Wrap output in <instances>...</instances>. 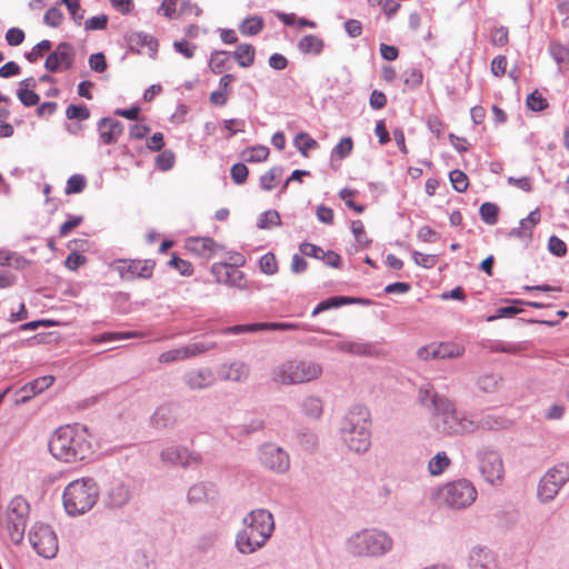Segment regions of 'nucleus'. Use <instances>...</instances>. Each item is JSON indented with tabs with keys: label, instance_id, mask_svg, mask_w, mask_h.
I'll return each mask as SVG.
<instances>
[{
	"label": "nucleus",
	"instance_id": "1",
	"mask_svg": "<svg viewBox=\"0 0 569 569\" xmlns=\"http://www.w3.org/2000/svg\"><path fill=\"white\" fill-rule=\"evenodd\" d=\"M49 450L56 459L64 462L86 459L92 452L88 428L78 423L58 428L49 441Z\"/></svg>",
	"mask_w": 569,
	"mask_h": 569
},
{
	"label": "nucleus",
	"instance_id": "2",
	"mask_svg": "<svg viewBox=\"0 0 569 569\" xmlns=\"http://www.w3.org/2000/svg\"><path fill=\"white\" fill-rule=\"evenodd\" d=\"M370 413L365 406H353L343 417L340 431L351 451L365 453L371 446Z\"/></svg>",
	"mask_w": 569,
	"mask_h": 569
},
{
	"label": "nucleus",
	"instance_id": "3",
	"mask_svg": "<svg viewBox=\"0 0 569 569\" xmlns=\"http://www.w3.org/2000/svg\"><path fill=\"white\" fill-rule=\"evenodd\" d=\"M393 548V539L383 530L371 528L353 533L346 542L347 551L356 557L380 558Z\"/></svg>",
	"mask_w": 569,
	"mask_h": 569
},
{
	"label": "nucleus",
	"instance_id": "4",
	"mask_svg": "<svg viewBox=\"0 0 569 569\" xmlns=\"http://www.w3.org/2000/svg\"><path fill=\"white\" fill-rule=\"evenodd\" d=\"M99 487L91 477L71 481L63 491V506L71 516L83 515L97 503Z\"/></svg>",
	"mask_w": 569,
	"mask_h": 569
},
{
	"label": "nucleus",
	"instance_id": "5",
	"mask_svg": "<svg viewBox=\"0 0 569 569\" xmlns=\"http://www.w3.org/2000/svg\"><path fill=\"white\" fill-rule=\"evenodd\" d=\"M435 429L445 436H466L476 431L475 420L457 410L453 401L439 400L433 415Z\"/></svg>",
	"mask_w": 569,
	"mask_h": 569
},
{
	"label": "nucleus",
	"instance_id": "6",
	"mask_svg": "<svg viewBox=\"0 0 569 569\" xmlns=\"http://www.w3.org/2000/svg\"><path fill=\"white\" fill-rule=\"evenodd\" d=\"M30 513L29 502L17 496L9 502L6 511V526L11 541L14 545L22 542Z\"/></svg>",
	"mask_w": 569,
	"mask_h": 569
},
{
	"label": "nucleus",
	"instance_id": "7",
	"mask_svg": "<svg viewBox=\"0 0 569 569\" xmlns=\"http://www.w3.org/2000/svg\"><path fill=\"white\" fill-rule=\"evenodd\" d=\"M440 500L452 509L469 507L477 498L473 483L467 479L448 482L439 490Z\"/></svg>",
	"mask_w": 569,
	"mask_h": 569
},
{
	"label": "nucleus",
	"instance_id": "8",
	"mask_svg": "<svg viewBox=\"0 0 569 569\" xmlns=\"http://www.w3.org/2000/svg\"><path fill=\"white\" fill-rule=\"evenodd\" d=\"M322 369L312 361L291 360L279 368L278 379L286 385H298L317 379Z\"/></svg>",
	"mask_w": 569,
	"mask_h": 569
},
{
	"label": "nucleus",
	"instance_id": "9",
	"mask_svg": "<svg viewBox=\"0 0 569 569\" xmlns=\"http://www.w3.org/2000/svg\"><path fill=\"white\" fill-rule=\"evenodd\" d=\"M29 540L36 552L46 558L52 559L59 550L58 538L49 525L37 522L29 531Z\"/></svg>",
	"mask_w": 569,
	"mask_h": 569
},
{
	"label": "nucleus",
	"instance_id": "10",
	"mask_svg": "<svg viewBox=\"0 0 569 569\" xmlns=\"http://www.w3.org/2000/svg\"><path fill=\"white\" fill-rule=\"evenodd\" d=\"M478 467L483 479L495 485L503 477V463L501 456L489 447H482L477 451Z\"/></svg>",
	"mask_w": 569,
	"mask_h": 569
},
{
	"label": "nucleus",
	"instance_id": "11",
	"mask_svg": "<svg viewBox=\"0 0 569 569\" xmlns=\"http://www.w3.org/2000/svg\"><path fill=\"white\" fill-rule=\"evenodd\" d=\"M156 261L152 259H119L114 261V269L124 281L150 279L153 274Z\"/></svg>",
	"mask_w": 569,
	"mask_h": 569
},
{
	"label": "nucleus",
	"instance_id": "12",
	"mask_svg": "<svg viewBox=\"0 0 569 569\" xmlns=\"http://www.w3.org/2000/svg\"><path fill=\"white\" fill-rule=\"evenodd\" d=\"M259 460L264 468L278 473L286 472L290 467L289 455L273 443H264L260 447Z\"/></svg>",
	"mask_w": 569,
	"mask_h": 569
},
{
	"label": "nucleus",
	"instance_id": "13",
	"mask_svg": "<svg viewBox=\"0 0 569 569\" xmlns=\"http://www.w3.org/2000/svg\"><path fill=\"white\" fill-rule=\"evenodd\" d=\"M269 537L264 532L247 525V528L238 533L236 546L241 553H252L258 548H261Z\"/></svg>",
	"mask_w": 569,
	"mask_h": 569
},
{
	"label": "nucleus",
	"instance_id": "14",
	"mask_svg": "<svg viewBox=\"0 0 569 569\" xmlns=\"http://www.w3.org/2000/svg\"><path fill=\"white\" fill-rule=\"evenodd\" d=\"M132 496L133 490L129 483L116 481L106 495L104 505L109 509H120L130 502Z\"/></svg>",
	"mask_w": 569,
	"mask_h": 569
},
{
	"label": "nucleus",
	"instance_id": "15",
	"mask_svg": "<svg viewBox=\"0 0 569 569\" xmlns=\"http://www.w3.org/2000/svg\"><path fill=\"white\" fill-rule=\"evenodd\" d=\"M161 460L172 466L188 468L192 465H198L200 462V457L183 447H169L162 450Z\"/></svg>",
	"mask_w": 569,
	"mask_h": 569
},
{
	"label": "nucleus",
	"instance_id": "16",
	"mask_svg": "<svg viewBox=\"0 0 569 569\" xmlns=\"http://www.w3.org/2000/svg\"><path fill=\"white\" fill-rule=\"evenodd\" d=\"M53 381L54 378L52 376H42L26 383L23 387L16 391L14 403L21 405L28 402L36 395L41 393L50 386H52Z\"/></svg>",
	"mask_w": 569,
	"mask_h": 569
},
{
	"label": "nucleus",
	"instance_id": "17",
	"mask_svg": "<svg viewBox=\"0 0 569 569\" xmlns=\"http://www.w3.org/2000/svg\"><path fill=\"white\" fill-rule=\"evenodd\" d=\"M100 142L102 144L117 143L123 133V123L114 117H103L97 123Z\"/></svg>",
	"mask_w": 569,
	"mask_h": 569
},
{
	"label": "nucleus",
	"instance_id": "18",
	"mask_svg": "<svg viewBox=\"0 0 569 569\" xmlns=\"http://www.w3.org/2000/svg\"><path fill=\"white\" fill-rule=\"evenodd\" d=\"M124 39L130 50L139 52L141 48L147 47L152 58L157 56L159 42L153 36L143 31H131L126 34Z\"/></svg>",
	"mask_w": 569,
	"mask_h": 569
},
{
	"label": "nucleus",
	"instance_id": "19",
	"mask_svg": "<svg viewBox=\"0 0 569 569\" xmlns=\"http://www.w3.org/2000/svg\"><path fill=\"white\" fill-rule=\"evenodd\" d=\"M468 567L469 569H496L493 552L486 547H473L469 553Z\"/></svg>",
	"mask_w": 569,
	"mask_h": 569
},
{
	"label": "nucleus",
	"instance_id": "20",
	"mask_svg": "<svg viewBox=\"0 0 569 569\" xmlns=\"http://www.w3.org/2000/svg\"><path fill=\"white\" fill-rule=\"evenodd\" d=\"M183 382L192 390L210 387L214 382L213 373L208 368L192 369L183 373Z\"/></svg>",
	"mask_w": 569,
	"mask_h": 569
},
{
	"label": "nucleus",
	"instance_id": "21",
	"mask_svg": "<svg viewBox=\"0 0 569 569\" xmlns=\"http://www.w3.org/2000/svg\"><path fill=\"white\" fill-rule=\"evenodd\" d=\"M244 523L249 525V527H253L254 529L264 532L267 536H271L274 529L273 517L271 512L264 509H258L251 511L246 518Z\"/></svg>",
	"mask_w": 569,
	"mask_h": 569
},
{
	"label": "nucleus",
	"instance_id": "22",
	"mask_svg": "<svg viewBox=\"0 0 569 569\" xmlns=\"http://www.w3.org/2000/svg\"><path fill=\"white\" fill-rule=\"evenodd\" d=\"M216 486L209 481H202L192 485L187 493V501L190 505L207 503L213 499Z\"/></svg>",
	"mask_w": 569,
	"mask_h": 569
},
{
	"label": "nucleus",
	"instance_id": "23",
	"mask_svg": "<svg viewBox=\"0 0 569 569\" xmlns=\"http://www.w3.org/2000/svg\"><path fill=\"white\" fill-rule=\"evenodd\" d=\"M177 408L173 405H162L156 409L150 418L151 426L157 429L171 428L177 422Z\"/></svg>",
	"mask_w": 569,
	"mask_h": 569
},
{
	"label": "nucleus",
	"instance_id": "24",
	"mask_svg": "<svg viewBox=\"0 0 569 569\" xmlns=\"http://www.w3.org/2000/svg\"><path fill=\"white\" fill-rule=\"evenodd\" d=\"M36 89L37 79L33 77L26 78L19 82L17 94L24 107H32L39 103L40 96L36 93Z\"/></svg>",
	"mask_w": 569,
	"mask_h": 569
},
{
	"label": "nucleus",
	"instance_id": "25",
	"mask_svg": "<svg viewBox=\"0 0 569 569\" xmlns=\"http://www.w3.org/2000/svg\"><path fill=\"white\" fill-rule=\"evenodd\" d=\"M249 373V366L243 361H233L228 366H223L221 369L222 378L234 382L246 381Z\"/></svg>",
	"mask_w": 569,
	"mask_h": 569
},
{
	"label": "nucleus",
	"instance_id": "26",
	"mask_svg": "<svg viewBox=\"0 0 569 569\" xmlns=\"http://www.w3.org/2000/svg\"><path fill=\"white\" fill-rule=\"evenodd\" d=\"M188 249L194 251L197 254L210 259L216 249L220 246L212 238H192L187 242Z\"/></svg>",
	"mask_w": 569,
	"mask_h": 569
},
{
	"label": "nucleus",
	"instance_id": "27",
	"mask_svg": "<svg viewBox=\"0 0 569 569\" xmlns=\"http://www.w3.org/2000/svg\"><path fill=\"white\" fill-rule=\"evenodd\" d=\"M73 67L70 56L60 51H52L46 59L44 68L49 72H57L60 69L69 70Z\"/></svg>",
	"mask_w": 569,
	"mask_h": 569
},
{
	"label": "nucleus",
	"instance_id": "28",
	"mask_svg": "<svg viewBox=\"0 0 569 569\" xmlns=\"http://www.w3.org/2000/svg\"><path fill=\"white\" fill-rule=\"evenodd\" d=\"M419 402L432 411L435 415L438 411L439 400H449L446 396L439 395L433 391L432 387H421L418 392Z\"/></svg>",
	"mask_w": 569,
	"mask_h": 569
},
{
	"label": "nucleus",
	"instance_id": "29",
	"mask_svg": "<svg viewBox=\"0 0 569 569\" xmlns=\"http://www.w3.org/2000/svg\"><path fill=\"white\" fill-rule=\"evenodd\" d=\"M337 348L346 353L355 356H372L373 346L363 341H340Z\"/></svg>",
	"mask_w": 569,
	"mask_h": 569
},
{
	"label": "nucleus",
	"instance_id": "30",
	"mask_svg": "<svg viewBox=\"0 0 569 569\" xmlns=\"http://www.w3.org/2000/svg\"><path fill=\"white\" fill-rule=\"evenodd\" d=\"M323 47H325L323 40L315 34L303 36L298 41V49L301 53H305V54L318 56L323 50Z\"/></svg>",
	"mask_w": 569,
	"mask_h": 569
},
{
	"label": "nucleus",
	"instance_id": "31",
	"mask_svg": "<svg viewBox=\"0 0 569 569\" xmlns=\"http://www.w3.org/2000/svg\"><path fill=\"white\" fill-rule=\"evenodd\" d=\"M476 431L479 429L485 430H499L508 426V420L501 416L493 413L482 415L480 419L475 420Z\"/></svg>",
	"mask_w": 569,
	"mask_h": 569
},
{
	"label": "nucleus",
	"instance_id": "32",
	"mask_svg": "<svg viewBox=\"0 0 569 569\" xmlns=\"http://www.w3.org/2000/svg\"><path fill=\"white\" fill-rule=\"evenodd\" d=\"M211 273L214 276L217 282L236 286V270L229 263H213L211 266Z\"/></svg>",
	"mask_w": 569,
	"mask_h": 569
},
{
	"label": "nucleus",
	"instance_id": "33",
	"mask_svg": "<svg viewBox=\"0 0 569 569\" xmlns=\"http://www.w3.org/2000/svg\"><path fill=\"white\" fill-rule=\"evenodd\" d=\"M233 57L241 68H249L254 62L256 49L252 44L240 43L233 52Z\"/></svg>",
	"mask_w": 569,
	"mask_h": 569
},
{
	"label": "nucleus",
	"instance_id": "34",
	"mask_svg": "<svg viewBox=\"0 0 569 569\" xmlns=\"http://www.w3.org/2000/svg\"><path fill=\"white\" fill-rule=\"evenodd\" d=\"M264 28V21L261 16H249L239 26L242 36L253 37L259 34Z\"/></svg>",
	"mask_w": 569,
	"mask_h": 569
},
{
	"label": "nucleus",
	"instance_id": "35",
	"mask_svg": "<svg viewBox=\"0 0 569 569\" xmlns=\"http://www.w3.org/2000/svg\"><path fill=\"white\" fill-rule=\"evenodd\" d=\"M509 305L505 307H499L496 310L495 315H491L487 318L488 322L496 321L501 318H511L516 315L520 313L522 309H520L518 306L523 303V300L520 299H510L508 300Z\"/></svg>",
	"mask_w": 569,
	"mask_h": 569
},
{
	"label": "nucleus",
	"instance_id": "36",
	"mask_svg": "<svg viewBox=\"0 0 569 569\" xmlns=\"http://www.w3.org/2000/svg\"><path fill=\"white\" fill-rule=\"evenodd\" d=\"M549 52L560 69H569V48L560 42L552 41L549 46Z\"/></svg>",
	"mask_w": 569,
	"mask_h": 569
},
{
	"label": "nucleus",
	"instance_id": "37",
	"mask_svg": "<svg viewBox=\"0 0 569 569\" xmlns=\"http://www.w3.org/2000/svg\"><path fill=\"white\" fill-rule=\"evenodd\" d=\"M547 480H551L552 482L561 488L569 480V465L568 463H558L555 467L550 468L545 476Z\"/></svg>",
	"mask_w": 569,
	"mask_h": 569
},
{
	"label": "nucleus",
	"instance_id": "38",
	"mask_svg": "<svg viewBox=\"0 0 569 569\" xmlns=\"http://www.w3.org/2000/svg\"><path fill=\"white\" fill-rule=\"evenodd\" d=\"M322 401L320 398L315 396H309L301 402V411L305 416L318 419L322 413Z\"/></svg>",
	"mask_w": 569,
	"mask_h": 569
},
{
	"label": "nucleus",
	"instance_id": "39",
	"mask_svg": "<svg viewBox=\"0 0 569 569\" xmlns=\"http://www.w3.org/2000/svg\"><path fill=\"white\" fill-rule=\"evenodd\" d=\"M349 301L350 300L347 299L346 296H332V297L319 302L316 306V308L312 310L311 316L316 317L323 311L335 309V308H340L342 306H347Z\"/></svg>",
	"mask_w": 569,
	"mask_h": 569
},
{
	"label": "nucleus",
	"instance_id": "40",
	"mask_svg": "<svg viewBox=\"0 0 569 569\" xmlns=\"http://www.w3.org/2000/svg\"><path fill=\"white\" fill-rule=\"evenodd\" d=\"M465 348L459 345H450V343H441L435 347V351H432L433 357H439V359H453L462 356Z\"/></svg>",
	"mask_w": 569,
	"mask_h": 569
},
{
	"label": "nucleus",
	"instance_id": "41",
	"mask_svg": "<svg viewBox=\"0 0 569 569\" xmlns=\"http://www.w3.org/2000/svg\"><path fill=\"white\" fill-rule=\"evenodd\" d=\"M560 488L552 482L551 480H547L546 477H542L539 486H538V497L542 502L551 501L557 493L559 492Z\"/></svg>",
	"mask_w": 569,
	"mask_h": 569
},
{
	"label": "nucleus",
	"instance_id": "42",
	"mask_svg": "<svg viewBox=\"0 0 569 569\" xmlns=\"http://www.w3.org/2000/svg\"><path fill=\"white\" fill-rule=\"evenodd\" d=\"M230 52L228 51H213L209 60V67L216 74L222 73L228 67Z\"/></svg>",
	"mask_w": 569,
	"mask_h": 569
},
{
	"label": "nucleus",
	"instance_id": "43",
	"mask_svg": "<svg viewBox=\"0 0 569 569\" xmlns=\"http://www.w3.org/2000/svg\"><path fill=\"white\" fill-rule=\"evenodd\" d=\"M450 465V459L445 451H439L431 458L428 465L429 472L432 476L441 475Z\"/></svg>",
	"mask_w": 569,
	"mask_h": 569
},
{
	"label": "nucleus",
	"instance_id": "44",
	"mask_svg": "<svg viewBox=\"0 0 569 569\" xmlns=\"http://www.w3.org/2000/svg\"><path fill=\"white\" fill-rule=\"evenodd\" d=\"M479 214L485 223L493 226L498 222L499 207L492 202H483L479 208Z\"/></svg>",
	"mask_w": 569,
	"mask_h": 569
},
{
	"label": "nucleus",
	"instance_id": "45",
	"mask_svg": "<svg viewBox=\"0 0 569 569\" xmlns=\"http://www.w3.org/2000/svg\"><path fill=\"white\" fill-rule=\"evenodd\" d=\"M297 441L307 451H312L317 448L318 437L315 432L308 429H300L296 433Z\"/></svg>",
	"mask_w": 569,
	"mask_h": 569
},
{
	"label": "nucleus",
	"instance_id": "46",
	"mask_svg": "<svg viewBox=\"0 0 569 569\" xmlns=\"http://www.w3.org/2000/svg\"><path fill=\"white\" fill-rule=\"evenodd\" d=\"M282 173V167H272L260 177V187L267 191L272 190L274 188V182L281 178Z\"/></svg>",
	"mask_w": 569,
	"mask_h": 569
},
{
	"label": "nucleus",
	"instance_id": "47",
	"mask_svg": "<svg viewBox=\"0 0 569 569\" xmlns=\"http://www.w3.org/2000/svg\"><path fill=\"white\" fill-rule=\"evenodd\" d=\"M281 224V218L277 210H268L260 214L257 227L259 229H270Z\"/></svg>",
	"mask_w": 569,
	"mask_h": 569
},
{
	"label": "nucleus",
	"instance_id": "48",
	"mask_svg": "<svg viewBox=\"0 0 569 569\" xmlns=\"http://www.w3.org/2000/svg\"><path fill=\"white\" fill-rule=\"evenodd\" d=\"M216 347L214 341H197L183 346V350L186 351V358H191L198 355H201L206 351H209Z\"/></svg>",
	"mask_w": 569,
	"mask_h": 569
},
{
	"label": "nucleus",
	"instance_id": "49",
	"mask_svg": "<svg viewBox=\"0 0 569 569\" xmlns=\"http://www.w3.org/2000/svg\"><path fill=\"white\" fill-rule=\"evenodd\" d=\"M526 349H527L526 342H501V341H498L491 347L492 351L511 353V355L520 353V352L525 351Z\"/></svg>",
	"mask_w": 569,
	"mask_h": 569
},
{
	"label": "nucleus",
	"instance_id": "50",
	"mask_svg": "<svg viewBox=\"0 0 569 569\" xmlns=\"http://www.w3.org/2000/svg\"><path fill=\"white\" fill-rule=\"evenodd\" d=\"M258 331H264L263 322L259 323H247V325H236L223 329L224 335H242V333H252Z\"/></svg>",
	"mask_w": 569,
	"mask_h": 569
},
{
	"label": "nucleus",
	"instance_id": "51",
	"mask_svg": "<svg viewBox=\"0 0 569 569\" xmlns=\"http://www.w3.org/2000/svg\"><path fill=\"white\" fill-rule=\"evenodd\" d=\"M449 179L452 184V188L457 192H465L469 186L468 176L459 169H455V170L450 171Z\"/></svg>",
	"mask_w": 569,
	"mask_h": 569
},
{
	"label": "nucleus",
	"instance_id": "52",
	"mask_svg": "<svg viewBox=\"0 0 569 569\" xmlns=\"http://www.w3.org/2000/svg\"><path fill=\"white\" fill-rule=\"evenodd\" d=\"M317 141L306 132H300L295 138V146L303 157L308 156V151L317 147Z\"/></svg>",
	"mask_w": 569,
	"mask_h": 569
},
{
	"label": "nucleus",
	"instance_id": "53",
	"mask_svg": "<svg viewBox=\"0 0 569 569\" xmlns=\"http://www.w3.org/2000/svg\"><path fill=\"white\" fill-rule=\"evenodd\" d=\"M260 270L266 274H274L278 271L276 256L272 252H267L259 259Z\"/></svg>",
	"mask_w": 569,
	"mask_h": 569
},
{
	"label": "nucleus",
	"instance_id": "54",
	"mask_svg": "<svg viewBox=\"0 0 569 569\" xmlns=\"http://www.w3.org/2000/svg\"><path fill=\"white\" fill-rule=\"evenodd\" d=\"M402 79L406 86L415 88L422 82V72L417 67H410L403 71Z\"/></svg>",
	"mask_w": 569,
	"mask_h": 569
},
{
	"label": "nucleus",
	"instance_id": "55",
	"mask_svg": "<svg viewBox=\"0 0 569 569\" xmlns=\"http://www.w3.org/2000/svg\"><path fill=\"white\" fill-rule=\"evenodd\" d=\"M168 264L179 271L181 276H191L193 273L192 264L179 258L176 253H172Z\"/></svg>",
	"mask_w": 569,
	"mask_h": 569
},
{
	"label": "nucleus",
	"instance_id": "56",
	"mask_svg": "<svg viewBox=\"0 0 569 569\" xmlns=\"http://www.w3.org/2000/svg\"><path fill=\"white\" fill-rule=\"evenodd\" d=\"M51 47L52 43L50 40H41L31 49L30 52H26L24 57L29 62L34 63L42 56V53L44 51H49Z\"/></svg>",
	"mask_w": 569,
	"mask_h": 569
},
{
	"label": "nucleus",
	"instance_id": "57",
	"mask_svg": "<svg viewBox=\"0 0 569 569\" xmlns=\"http://www.w3.org/2000/svg\"><path fill=\"white\" fill-rule=\"evenodd\" d=\"M351 232L356 239V241L362 246L368 247L371 243V240L367 237L365 227L361 220H355L351 223Z\"/></svg>",
	"mask_w": 569,
	"mask_h": 569
},
{
	"label": "nucleus",
	"instance_id": "58",
	"mask_svg": "<svg viewBox=\"0 0 569 569\" xmlns=\"http://www.w3.org/2000/svg\"><path fill=\"white\" fill-rule=\"evenodd\" d=\"M299 250H300L302 256L311 257V258H315V259H318V260H325L326 251L321 247H319L317 244H313V243H310V242H302L299 246Z\"/></svg>",
	"mask_w": 569,
	"mask_h": 569
},
{
	"label": "nucleus",
	"instance_id": "59",
	"mask_svg": "<svg viewBox=\"0 0 569 569\" xmlns=\"http://www.w3.org/2000/svg\"><path fill=\"white\" fill-rule=\"evenodd\" d=\"M63 18V13L60 9L51 7L43 16V23L52 28H58L62 23Z\"/></svg>",
	"mask_w": 569,
	"mask_h": 569
},
{
	"label": "nucleus",
	"instance_id": "60",
	"mask_svg": "<svg viewBox=\"0 0 569 569\" xmlns=\"http://www.w3.org/2000/svg\"><path fill=\"white\" fill-rule=\"evenodd\" d=\"M86 178L81 174H73L67 181L66 193H79L86 188Z\"/></svg>",
	"mask_w": 569,
	"mask_h": 569
},
{
	"label": "nucleus",
	"instance_id": "61",
	"mask_svg": "<svg viewBox=\"0 0 569 569\" xmlns=\"http://www.w3.org/2000/svg\"><path fill=\"white\" fill-rule=\"evenodd\" d=\"M174 153L171 150H164L156 157V164L160 170L167 171L174 166Z\"/></svg>",
	"mask_w": 569,
	"mask_h": 569
},
{
	"label": "nucleus",
	"instance_id": "62",
	"mask_svg": "<svg viewBox=\"0 0 569 569\" xmlns=\"http://www.w3.org/2000/svg\"><path fill=\"white\" fill-rule=\"evenodd\" d=\"M353 148V141L350 137L342 138L339 143L332 149V156H338L340 159L347 158Z\"/></svg>",
	"mask_w": 569,
	"mask_h": 569
},
{
	"label": "nucleus",
	"instance_id": "63",
	"mask_svg": "<svg viewBox=\"0 0 569 569\" xmlns=\"http://www.w3.org/2000/svg\"><path fill=\"white\" fill-rule=\"evenodd\" d=\"M249 170L242 162L234 163L231 167L230 176L236 184H242L247 181Z\"/></svg>",
	"mask_w": 569,
	"mask_h": 569
},
{
	"label": "nucleus",
	"instance_id": "64",
	"mask_svg": "<svg viewBox=\"0 0 569 569\" xmlns=\"http://www.w3.org/2000/svg\"><path fill=\"white\" fill-rule=\"evenodd\" d=\"M548 250L553 256L560 258L567 253V244L557 236H551L548 240Z\"/></svg>",
	"mask_w": 569,
	"mask_h": 569
}]
</instances>
